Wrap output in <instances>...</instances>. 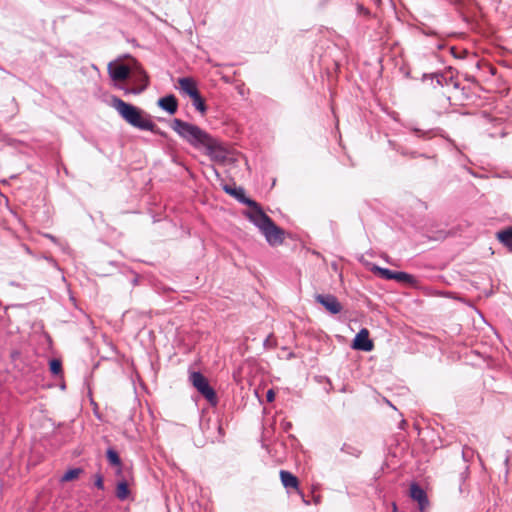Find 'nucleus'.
Returning a JSON list of instances; mask_svg holds the SVG:
<instances>
[{
	"instance_id": "1",
	"label": "nucleus",
	"mask_w": 512,
	"mask_h": 512,
	"mask_svg": "<svg viewBox=\"0 0 512 512\" xmlns=\"http://www.w3.org/2000/svg\"><path fill=\"white\" fill-rule=\"evenodd\" d=\"M170 127L190 146L204 151L211 161L219 164H224L227 161L229 151L224 143L199 126L174 118Z\"/></svg>"
},
{
	"instance_id": "2",
	"label": "nucleus",
	"mask_w": 512,
	"mask_h": 512,
	"mask_svg": "<svg viewBox=\"0 0 512 512\" xmlns=\"http://www.w3.org/2000/svg\"><path fill=\"white\" fill-rule=\"evenodd\" d=\"M111 106L131 126L140 130L154 132L155 123L144 117V112L140 108L123 101L117 96L111 98Z\"/></svg>"
},
{
	"instance_id": "3",
	"label": "nucleus",
	"mask_w": 512,
	"mask_h": 512,
	"mask_svg": "<svg viewBox=\"0 0 512 512\" xmlns=\"http://www.w3.org/2000/svg\"><path fill=\"white\" fill-rule=\"evenodd\" d=\"M192 385L213 406L218 403L215 390L209 384L207 378L201 372H192L189 377Z\"/></svg>"
},
{
	"instance_id": "4",
	"label": "nucleus",
	"mask_w": 512,
	"mask_h": 512,
	"mask_svg": "<svg viewBox=\"0 0 512 512\" xmlns=\"http://www.w3.org/2000/svg\"><path fill=\"white\" fill-rule=\"evenodd\" d=\"M430 81V84L433 88L437 87H445V86H453L455 89L459 88V82L453 78V76H447L443 73H424L422 76V81Z\"/></svg>"
},
{
	"instance_id": "5",
	"label": "nucleus",
	"mask_w": 512,
	"mask_h": 512,
	"mask_svg": "<svg viewBox=\"0 0 512 512\" xmlns=\"http://www.w3.org/2000/svg\"><path fill=\"white\" fill-rule=\"evenodd\" d=\"M251 211L246 215L248 219L262 231L273 220L263 211L262 207L256 202V205H250Z\"/></svg>"
},
{
	"instance_id": "6",
	"label": "nucleus",
	"mask_w": 512,
	"mask_h": 512,
	"mask_svg": "<svg viewBox=\"0 0 512 512\" xmlns=\"http://www.w3.org/2000/svg\"><path fill=\"white\" fill-rule=\"evenodd\" d=\"M266 241L272 245H279L284 241V231L273 221L261 231Z\"/></svg>"
},
{
	"instance_id": "7",
	"label": "nucleus",
	"mask_w": 512,
	"mask_h": 512,
	"mask_svg": "<svg viewBox=\"0 0 512 512\" xmlns=\"http://www.w3.org/2000/svg\"><path fill=\"white\" fill-rule=\"evenodd\" d=\"M315 299L333 315L340 313L342 310L341 303L338 301L336 296L332 294H317Z\"/></svg>"
},
{
	"instance_id": "8",
	"label": "nucleus",
	"mask_w": 512,
	"mask_h": 512,
	"mask_svg": "<svg viewBox=\"0 0 512 512\" xmlns=\"http://www.w3.org/2000/svg\"><path fill=\"white\" fill-rule=\"evenodd\" d=\"M374 347L372 340L369 338V331L362 328L354 337L352 348L359 351L370 352Z\"/></svg>"
},
{
	"instance_id": "9",
	"label": "nucleus",
	"mask_w": 512,
	"mask_h": 512,
	"mask_svg": "<svg viewBox=\"0 0 512 512\" xmlns=\"http://www.w3.org/2000/svg\"><path fill=\"white\" fill-rule=\"evenodd\" d=\"M410 497L418 503L419 510L423 512L429 505V500L425 490L417 483L410 486Z\"/></svg>"
},
{
	"instance_id": "10",
	"label": "nucleus",
	"mask_w": 512,
	"mask_h": 512,
	"mask_svg": "<svg viewBox=\"0 0 512 512\" xmlns=\"http://www.w3.org/2000/svg\"><path fill=\"white\" fill-rule=\"evenodd\" d=\"M223 190L230 196L234 197L241 204L247 205L248 207L250 205H256V201L247 197L245 190L242 187L225 185Z\"/></svg>"
},
{
	"instance_id": "11",
	"label": "nucleus",
	"mask_w": 512,
	"mask_h": 512,
	"mask_svg": "<svg viewBox=\"0 0 512 512\" xmlns=\"http://www.w3.org/2000/svg\"><path fill=\"white\" fill-rule=\"evenodd\" d=\"M108 73L111 79L115 81L126 80L130 76V68L126 64H109Z\"/></svg>"
},
{
	"instance_id": "12",
	"label": "nucleus",
	"mask_w": 512,
	"mask_h": 512,
	"mask_svg": "<svg viewBox=\"0 0 512 512\" xmlns=\"http://www.w3.org/2000/svg\"><path fill=\"white\" fill-rule=\"evenodd\" d=\"M157 105L162 110H164L167 113H169L170 115L175 114L177 112V109H178V101H177V98L175 97V95H173V94H169V95H166L164 97H161L158 100Z\"/></svg>"
},
{
	"instance_id": "13",
	"label": "nucleus",
	"mask_w": 512,
	"mask_h": 512,
	"mask_svg": "<svg viewBox=\"0 0 512 512\" xmlns=\"http://www.w3.org/2000/svg\"><path fill=\"white\" fill-rule=\"evenodd\" d=\"M139 77H140V81H141L140 85H138V86L123 85V86H119V88L121 90H123L125 94H134V95L141 94L148 86V76L145 73H141Z\"/></svg>"
},
{
	"instance_id": "14",
	"label": "nucleus",
	"mask_w": 512,
	"mask_h": 512,
	"mask_svg": "<svg viewBox=\"0 0 512 512\" xmlns=\"http://www.w3.org/2000/svg\"><path fill=\"white\" fill-rule=\"evenodd\" d=\"M280 479H281L283 486L286 489H296L297 491L299 490L298 478L295 475H293L291 472L286 471V470H281L280 471Z\"/></svg>"
},
{
	"instance_id": "15",
	"label": "nucleus",
	"mask_w": 512,
	"mask_h": 512,
	"mask_svg": "<svg viewBox=\"0 0 512 512\" xmlns=\"http://www.w3.org/2000/svg\"><path fill=\"white\" fill-rule=\"evenodd\" d=\"M179 85L181 90L187 94L190 98L197 95L199 92L197 86L192 78L183 77L179 79Z\"/></svg>"
},
{
	"instance_id": "16",
	"label": "nucleus",
	"mask_w": 512,
	"mask_h": 512,
	"mask_svg": "<svg viewBox=\"0 0 512 512\" xmlns=\"http://www.w3.org/2000/svg\"><path fill=\"white\" fill-rule=\"evenodd\" d=\"M499 241L512 252V227L497 233Z\"/></svg>"
},
{
	"instance_id": "17",
	"label": "nucleus",
	"mask_w": 512,
	"mask_h": 512,
	"mask_svg": "<svg viewBox=\"0 0 512 512\" xmlns=\"http://www.w3.org/2000/svg\"><path fill=\"white\" fill-rule=\"evenodd\" d=\"M106 457L110 465L118 467L119 469L121 468V458L116 450L108 448L106 451Z\"/></svg>"
},
{
	"instance_id": "18",
	"label": "nucleus",
	"mask_w": 512,
	"mask_h": 512,
	"mask_svg": "<svg viewBox=\"0 0 512 512\" xmlns=\"http://www.w3.org/2000/svg\"><path fill=\"white\" fill-rule=\"evenodd\" d=\"M341 452L350 455L352 457L358 458L360 457L362 450L360 447L349 444V443H343V445L340 448Z\"/></svg>"
},
{
	"instance_id": "19",
	"label": "nucleus",
	"mask_w": 512,
	"mask_h": 512,
	"mask_svg": "<svg viewBox=\"0 0 512 512\" xmlns=\"http://www.w3.org/2000/svg\"><path fill=\"white\" fill-rule=\"evenodd\" d=\"M130 494L128 484L125 480L118 482L116 487V496L120 500H125Z\"/></svg>"
},
{
	"instance_id": "20",
	"label": "nucleus",
	"mask_w": 512,
	"mask_h": 512,
	"mask_svg": "<svg viewBox=\"0 0 512 512\" xmlns=\"http://www.w3.org/2000/svg\"><path fill=\"white\" fill-rule=\"evenodd\" d=\"M83 472L81 468H71L68 469L60 478L61 482H69L79 477V475Z\"/></svg>"
},
{
	"instance_id": "21",
	"label": "nucleus",
	"mask_w": 512,
	"mask_h": 512,
	"mask_svg": "<svg viewBox=\"0 0 512 512\" xmlns=\"http://www.w3.org/2000/svg\"><path fill=\"white\" fill-rule=\"evenodd\" d=\"M393 280H396L397 282L408 283V284H413L415 281L413 275L403 272V271H395Z\"/></svg>"
},
{
	"instance_id": "22",
	"label": "nucleus",
	"mask_w": 512,
	"mask_h": 512,
	"mask_svg": "<svg viewBox=\"0 0 512 512\" xmlns=\"http://www.w3.org/2000/svg\"><path fill=\"white\" fill-rule=\"evenodd\" d=\"M191 99H192V102H193L192 104L195 107V109L197 111H199L201 114H204L207 110V106L205 104L204 99L200 95V93L198 92L197 95H194L193 97H191Z\"/></svg>"
},
{
	"instance_id": "23",
	"label": "nucleus",
	"mask_w": 512,
	"mask_h": 512,
	"mask_svg": "<svg viewBox=\"0 0 512 512\" xmlns=\"http://www.w3.org/2000/svg\"><path fill=\"white\" fill-rule=\"evenodd\" d=\"M373 271H375L376 273H378V275L385 279V280H393V276H394V272L393 270H390L388 268H382V267H379V266H375Z\"/></svg>"
},
{
	"instance_id": "24",
	"label": "nucleus",
	"mask_w": 512,
	"mask_h": 512,
	"mask_svg": "<svg viewBox=\"0 0 512 512\" xmlns=\"http://www.w3.org/2000/svg\"><path fill=\"white\" fill-rule=\"evenodd\" d=\"M49 368H50V372H51L53 375H58V374L61 372L62 364H61L60 360H58V359H52V360L49 362Z\"/></svg>"
},
{
	"instance_id": "25",
	"label": "nucleus",
	"mask_w": 512,
	"mask_h": 512,
	"mask_svg": "<svg viewBox=\"0 0 512 512\" xmlns=\"http://www.w3.org/2000/svg\"><path fill=\"white\" fill-rule=\"evenodd\" d=\"M94 485L100 489V490H104V482H103V476L98 473L95 475V482H94Z\"/></svg>"
},
{
	"instance_id": "26",
	"label": "nucleus",
	"mask_w": 512,
	"mask_h": 512,
	"mask_svg": "<svg viewBox=\"0 0 512 512\" xmlns=\"http://www.w3.org/2000/svg\"><path fill=\"white\" fill-rule=\"evenodd\" d=\"M413 131H414L415 135L418 138H424V137H426L429 134L428 131H423V130L418 129V128H414Z\"/></svg>"
},
{
	"instance_id": "27",
	"label": "nucleus",
	"mask_w": 512,
	"mask_h": 512,
	"mask_svg": "<svg viewBox=\"0 0 512 512\" xmlns=\"http://www.w3.org/2000/svg\"><path fill=\"white\" fill-rule=\"evenodd\" d=\"M266 399L268 402H272L275 399V392L272 389H269L266 393Z\"/></svg>"
},
{
	"instance_id": "28",
	"label": "nucleus",
	"mask_w": 512,
	"mask_h": 512,
	"mask_svg": "<svg viewBox=\"0 0 512 512\" xmlns=\"http://www.w3.org/2000/svg\"><path fill=\"white\" fill-rule=\"evenodd\" d=\"M282 428L284 431H288L289 429H291L292 427V423L291 422H282Z\"/></svg>"
},
{
	"instance_id": "29",
	"label": "nucleus",
	"mask_w": 512,
	"mask_h": 512,
	"mask_svg": "<svg viewBox=\"0 0 512 512\" xmlns=\"http://www.w3.org/2000/svg\"><path fill=\"white\" fill-rule=\"evenodd\" d=\"M298 493L301 495L303 503H304L305 505H310V502H309L307 499H305V497H304V495L302 494V492L298 490Z\"/></svg>"
},
{
	"instance_id": "30",
	"label": "nucleus",
	"mask_w": 512,
	"mask_h": 512,
	"mask_svg": "<svg viewBox=\"0 0 512 512\" xmlns=\"http://www.w3.org/2000/svg\"><path fill=\"white\" fill-rule=\"evenodd\" d=\"M424 34H426V35H433L434 32L432 30H426V31H424Z\"/></svg>"
},
{
	"instance_id": "31",
	"label": "nucleus",
	"mask_w": 512,
	"mask_h": 512,
	"mask_svg": "<svg viewBox=\"0 0 512 512\" xmlns=\"http://www.w3.org/2000/svg\"><path fill=\"white\" fill-rule=\"evenodd\" d=\"M392 506H393V512H396L397 511L396 503H393Z\"/></svg>"
},
{
	"instance_id": "32",
	"label": "nucleus",
	"mask_w": 512,
	"mask_h": 512,
	"mask_svg": "<svg viewBox=\"0 0 512 512\" xmlns=\"http://www.w3.org/2000/svg\"><path fill=\"white\" fill-rule=\"evenodd\" d=\"M466 454H467V452L465 450H463L462 455H463L464 459H466Z\"/></svg>"
},
{
	"instance_id": "33",
	"label": "nucleus",
	"mask_w": 512,
	"mask_h": 512,
	"mask_svg": "<svg viewBox=\"0 0 512 512\" xmlns=\"http://www.w3.org/2000/svg\"><path fill=\"white\" fill-rule=\"evenodd\" d=\"M454 50H455L454 48H451V51H452L453 55H454L455 57H459L458 55H456V54L454 53Z\"/></svg>"
},
{
	"instance_id": "34",
	"label": "nucleus",
	"mask_w": 512,
	"mask_h": 512,
	"mask_svg": "<svg viewBox=\"0 0 512 512\" xmlns=\"http://www.w3.org/2000/svg\"><path fill=\"white\" fill-rule=\"evenodd\" d=\"M416 156H417L416 152L411 153V157H416Z\"/></svg>"
},
{
	"instance_id": "35",
	"label": "nucleus",
	"mask_w": 512,
	"mask_h": 512,
	"mask_svg": "<svg viewBox=\"0 0 512 512\" xmlns=\"http://www.w3.org/2000/svg\"><path fill=\"white\" fill-rule=\"evenodd\" d=\"M267 343H269V338H266V340L264 341V345H266Z\"/></svg>"
}]
</instances>
